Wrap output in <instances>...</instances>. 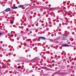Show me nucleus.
<instances>
[{
    "label": "nucleus",
    "mask_w": 76,
    "mask_h": 76,
    "mask_svg": "<svg viewBox=\"0 0 76 76\" xmlns=\"http://www.w3.org/2000/svg\"><path fill=\"white\" fill-rule=\"evenodd\" d=\"M38 38L40 39H45V38L43 37H38Z\"/></svg>",
    "instance_id": "1"
},
{
    "label": "nucleus",
    "mask_w": 76,
    "mask_h": 76,
    "mask_svg": "<svg viewBox=\"0 0 76 76\" xmlns=\"http://www.w3.org/2000/svg\"><path fill=\"white\" fill-rule=\"evenodd\" d=\"M10 8L7 9L5 10V12H9V11H10Z\"/></svg>",
    "instance_id": "2"
},
{
    "label": "nucleus",
    "mask_w": 76,
    "mask_h": 76,
    "mask_svg": "<svg viewBox=\"0 0 76 76\" xmlns=\"http://www.w3.org/2000/svg\"><path fill=\"white\" fill-rule=\"evenodd\" d=\"M62 47H69V45L66 44L63 45Z\"/></svg>",
    "instance_id": "3"
},
{
    "label": "nucleus",
    "mask_w": 76,
    "mask_h": 76,
    "mask_svg": "<svg viewBox=\"0 0 76 76\" xmlns=\"http://www.w3.org/2000/svg\"><path fill=\"white\" fill-rule=\"evenodd\" d=\"M18 7H15V6H13L12 7V9H16V8H17Z\"/></svg>",
    "instance_id": "4"
},
{
    "label": "nucleus",
    "mask_w": 76,
    "mask_h": 76,
    "mask_svg": "<svg viewBox=\"0 0 76 76\" xmlns=\"http://www.w3.org/2000/svg\"><path fill=\"white\" fill-rule=\"evenodd\" d=\"M19 7H23V5H20L19 6H18Z\"/></svg>",
    "instance_id": "5"
},
{
    "label": "nucleus",
    "mask_w": 76,
    "mask_h": 76,
    "mask_svg": "<svg viewBox=\"0 0 76 76\" xmlns=\"http://www.w3.org/2000/svg\"><path fill=\"white\" fill-rule=\"evenodd\" d=\"M50 41H51V42H54V40H53V39H50Z\"/></svg>",
    "instance_id": "6"
},
{
    "label": "nucleus",
    "mask_w": 76,
    "mask_h": 76,
    "mask_svg": "<svg viewBox=\"0 0 76 76\" xmlns=\"http://www.w3.org/2000/svg\"><path fill=\"white\" fill-rule=\"evenodd\" d=\"M26 41H31V39H28L26 40Z\"/></svg>",
    "instance_id": "7"
},
{
    "label": "nucleus",
    "mask_w": 76,
    "mask_h": 76,
    "mask_svg": "<svg viewBox=\"0 0 76 76\" xmlns=\"http://www.w3.org/2000/svg\"><path fill=\"white\" fill-rule=\"evenodd\" d=\"M45 69H46V70H49L46 67H45Z\"/></svg>",
    "instance_id": "8"
},
{
    "label": "nucleus",
    "mask_w": 76,
    "mask_h": 76,
    "mask_svg": "<svg viewBox=\"0 0 76 76\" xmlns=\"http://www.w3.org/2000/svg\"><path fill=\"white\" fill-rule=\"evenodd\" d=\"M10 23H13V21H10Z\"/></svg>",
    "instance_id": "9"
},
{
    "label": "nucleus",
    "mask_w": 76,
    "mask_h": 76,
    "mask_svg": "<svg viewBox=\"0 0 76 76\" xmlns=\"http://www.w3.org/2000/svg\"><path fill=\"white\" fill-rule=\"evenodd\" d=\"M66 36H65V35L63 37V38H66Z\"/></svg>",
    "instance_id": "10"
},
{
    "label": "nucleus",
    "mask_w": 76,
    "mask_h": 76,
    "mask_svg": "<svg viewBox=\"0 0 76 76\" xmlns=\"http://www.w3.org/2000/svg\"><path fill=\"white\" fill-rule=\"evenodd\" d=\"M20 67H21L20 66H18V69H20Z\"/></svg>",
    "instance_id": "11"
},
{
    "label": "nucleus",
    "mask_w": 76,
    "mask_h": 76,
    "mask_svg": "<svg viewBox=\"0 0 76 76\" xmlns=\"http://www.w3.org/2000/svg\"><path fill=\"white\" fill-rule=\"evenodd\" d=\"M70 15V13L69 12L68 13V15Z\"/></svg>",
    "instance_id": "12"
},
{
    "label": "nucleus",
    "mask_w": 76,
    "mask_h": 76,
    "mask_svg": "<svg viewBox=\"0 0 76 76\" xmlns=\"http://www.w3.org/2000/svg\"><path fill=\"white\" fill-rule=\"evenodd\" d=\"M46 29H47V31H48V30H49V29L48 28H46Z\"/></svg>",
    "instance_id": "13"
},
{
    "label": "nucleus",
    "mask_w": 76,
    "mask_h": 76,
    "mask_svg": "<svg viewBox=\"0 0 76 76\" xmlns=\"http://www.w3.org/2000/svg\"><path fill=\"white\" fill-rule=\"evenodd\" d=\"M13 56H14V57H15V56H16V54H14Z\"/></svg>",
    "instance_id": "14"
},
{
    "label": "nucleus",
    "mask_w": 76,
    "mask_h": 76,
    "mask_svg": "<svg viewBox=\"0 0 76 76\" xmlns=\"http://www.w3.org/2000/svg\"><path fill=\"white\" fill-rule=\"evenodd\" d=\"M2 35V34L0 33V35Z\"/></svg>",
    "instance_id": "15"
},
{
    "label": "nucleus",
    "mask_w": 76,
    "mask_h": 76,
    "mask_svg": "<svg viewBox=\"0 0 76 76\" xmlns=\"http://www.w3.org/2000/svg\"><path fill=\"white\" fill-rule=\"evenodd\" d=\"M19 48H20L21 47V46H19Z\"/></svg>",
    "instance_id": "16"
},
{
    "label": "nucleus",
    "mask_w": 76,
    "mask_h": 76,
    "mask_svg": "<svg viewBox=\"0 0 76 76\" xmlns=\"http://www.w3.org/2000/svg\"><path fill=\"white\" fill-rule=\"evenodd\" d=\"M66 14H67V12H66Z\"/></svg>",
    "instance_id": "17"
},
{
    "label": "nucleus",
    "mask_w": 76,
    "mask_h": 76,
    "mask_svg": "<svg viewBox=\"0 0 76 76\" xmlns=\"http://www.w3.org/2000/svg\"><path fill=\"white\" fill-rule=\"evenodd\" d=\"M49 26H50V27H51V26H50V25Z\"/></svg>",
    "instance_id": "18"
},
{
    "label": "nucleus",
    "mask_w": 76,
    "mask_h": 76,
    "mask_svg": "<svg viewBox=\"0 0 76 76\" xmlns=\"http://www.w3.org/2000/svg\"><path fill=\"white\" fill-rule=\"evenodd\" d=\"M22 23H23V21L22 22Z\"/></svg>",
    "instance_id": "19"
},
{
    "label": "nucleus",
    "mask_w": 76,
    "mask_h": 76,
    "mask_svg": "<svg viewBox=\"0 0 76 76\" xmlns=\"http://www.w3.org/2000/svg\"><path fill=\"white\" fill-rule=\"evenodd\" d=\"M57 22H58V20H57Z\"/></svg>",
    "instance_id": "20"
},
{
    "label": "nucleus",
    "mask_w": 76,
    "mask_h": 76,
    "mask_svg": "<svg viewBox=\"0 0 76 76\" xmlns=\"http://www.w3.org/2000/svg\"><path fill=\"white\" fill-rule=\"evenodd\" d=\"M34 50H35V48H34Z\"/></svg>",
    "instance_id": "21"
},
{
    "label": "nucleus",
    "mask_w": 76,
    "mask_h": 76,
    "mask_svg": "<svg viewBox=\"0 0 76 76\" xmlns=\"http://www.w3.org/2000/svg\"><path fill=\"white\" fill-rule=\"evenodd\" d=\"M72 12H71V13L72 14Z\"/></svg>",
    "instance_id": "22"
},
{
    "label": "nucleus",
    "mask_w": 76,
    "mask_h": 76,
    "mask_svg": "<svg viewBox=\"0 0 76 76\" xmlns=\"http://www.w3.org/2000/svg\"><path fill=\"white\" fill-rule=\"evenodd\" d=\"M49 23H50V22H49Z\"/></svg>",
    "instance_id": "23"
},
{
    "label": "nucleus",
    "mask_w": 76,
    "mask_h": 76,
    "mask_svg": "<svg viewBox=\"0 0 76 76\" xmlns=\"http://www.w3.org/2000/svg\"><path fill=\"white\" fill-rule=\"evenodd\" d=\"M21 21H22V20H21Z\"/></svg>",
    "instance_id": "24"
}]
</instances>
